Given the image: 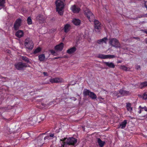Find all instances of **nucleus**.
<instances>
[{"label":"nucleus","instance_id":"f257e3e1","mask_svg":"<svg viewBox=\"0 0 147 147\" xmlns=\"http://www.w3.org/2000/svg\"><path fill=\"white\" fill-rule=\"evenodd\" d=\"M24 45L26 48L31 50L33 49L34 45L32 40L29 38H27L24 41Z\"/></svg>","mask_w":147,"mask_h":147},{"label":"nucleus","instance_id":"f03ea898","mask_svg":"<svg viewBox=\"0 0 147 147\" xmlns=\"http://www.w3.org/2000/svg\"><path fill=\"white\" fill-rule=\"evenodd\" d=\"M94 30L97 33H100L101 29V24L98 20L96 19L94 20Z\"/></svg>","mask_w":147,"mask_h":147},{"label":"nucleus","instance_id":"7ed1b4c3","mask_svg":"<svg viewBox=\"0 0 147 147\" xmlns=\"http://www.w3.org/2000/svg\"><path fill=\"white\" fill-rule=\"evenodd\" d=\"M65 0H57L55 1L56 9H63L64 8L65 5Z\"/></svg>","mask_w":147,"mask_h":147},{"label":"nucleus","instance_id":"20e7f679","mask_svg":"<svg viewBox=\"0 0 147 147\" xmlns=\"http://www.w3.org/2000/svg\"><path fill=\"white\" fill-rule=\"evenodd\" d=\"M15 68L18 70H24V69L27 67L26 63L22 62H19L15 64Z\"/></svg>","mask_w":147,"mask_h":147},{"label":"nucleus","instance_id":"39448f33","mask_svg":"<svg viewBox=\"0 0 147 147\" xmlns=\"http://www.w3.org/2000/svg\"><path fill=\"white\" fill-rule=\"evenodd\" d=\"M90 10H86L85 11V15L87 16V18L90 22H92L95 19V16L92 12L90 11Z\"/></svg>","mask_w":147,"mask_h":147},{"label":"nucleus","instance_id":"423d86ee","mask_svg":"<svg viewBox=\"0 0 147 147\" xmlns=\"http://www.w3.org/2000/svg\"><path fill=\"white\" fill-rule=\"evenodd\" d=\"M77 142V139L74 137L68 138L66 140V144L69 145L74 146Z\"/></svg>","mask_w":147,"mask_h":147},{"label":"nucleus","instance_id":"0eeeda50","mask_svg":"<svg viewBox=\"0 0 147 147\" xmlns=\"http://www.w3.org/2000/svg\"><path fill=\"white\" fill-rule=\"evenodd\" d=\"M46 19L45 17L41 14H38L36 17V21L40 24L44 23Z\"/></svg>","mask_w":147,"mask_h":147},{"label":"nucleus","instance_id":"6e6552de","mask_svg":"<svg viewBox=\"0 0 147 147\" xmlns=\"http://www.w3.org/2000/svg\"><path fill=\"white\" fill-rule=\"evenodd\" d=\"M22 22V20L20 18L16 20L13 26V28L15 30H17L19 29V27L21 26Z\"/></svg>","mask_w":147,"mask_h":147},{"label":"nucleus","instance_id":"1a4fd4ad","mask_svg":"<svg viewBox=\"0 0 147 147\" xmlns=\"http://www.w3.org/2000/svg\"><path fill=\"white\" fill-rule=\"evenodd\" d=\"M109 42L112 46L116 47H118L120 45L119 41L116 38H112L110 40Z\"/></svg>","mask_w":147,"mask_h":147},{"label":"nucleus","instance_id":"9d476101","mask_svg":"<svg viewBox=\"0 0 147 147\" xmlns=\"http://www.w3.org/2000/svg\"><path fill=\"white\" fill-rule=\"evenodd\" d=\"M49 81L51 83H61L63 81V80L61 78L56 77L50 79Z\"/></svg>","mask_w":147,"mask_h":147},{"label":"nucleus","instance_id":"9b49d317","mask_svg":"<svg viewBox=\"0 0 147 147\" xmlns=\"http://www.w3.org/2000/svg\"><path fill=\"white\" fill-rule=\"evenodd\" d=\"M127 123V120H125L118 125V129H123L126 127Z\"/></svg>","mask_w":147,"mask_h":147},{"label":"nucleus","instance_id":"f8f14e48","mask_svg":"<svg viewBox=\"0 0 147 147\" xmlns=\"http://www.w3.org/2000/svg\"><path fill=\"white\" fill-rule=\"evenodd\" d=\"M63 43L62 42H61L59 44L56 45L55 47V49L57 51H61L63 49Z\"/></svg>","mask_w":147,"mask_h":147},{"label":"nucleus","instance_id":"ddd939ff","mask_svg":"<svg viewBox=\"0 0 147 147\" xmlns=\"http://www.w3.org/2000/svg\"><path fill=\"white\" fill-rule=\"evenodd\" d=\"M24 35V32L23 31L21 30H18L15 33L16 36L19 38L22 37Z\"/></svg>","mask_w":147,"mask_h":147},{"label":"nucleus","instance_id":"4468645a","mask_svg":"<svg viewBox=\"0 0 147 147\" xmlns=\"http://www.w3.org/2000/svg\"><path fill=\"white\" fill-rule=\"evenodd\" d=\"M119 93L122 96H127L129 94V92L124 90L123 89H120L119 91Z\"/></svg>","mask_w":147,"mask_h":147},{"label":"nucleus","instance_id":"2eb2a0df","mask_svg":"<svg viewBox=\"0 0 147 147\" xmlns=\"http://www.w3.org/2000/svg\"><path fill=\"white\" fill-rule=\"evenodd\" d=\"M72 22L74 25L77 26L80 24L81 21L79 19L74 18L72 20Z\"/></svg>","mask_w":147,"mask_h":147},{"label":"nucleus","instance_id":"dca6fc26","mask_svg":"<svg viewBox=\"0 0 147 147\" xmlns=\"http://www.w3.org/2000/svg\"><path fill=\"white\" fill-rule=\"evenodd\" d=\"M76 48L75 47H73L67 50V52L69 54H71L75 52L76 51Z\"/></svg>","mask_w":147,"mask_h":147},{"label":"nucleus","instance_id":"f3484780","mask_svg":"<svg viewBox=\"0 0 147 147\" xmlns=\"http://www.w3.org/2000/svg\"><path fill=\"white\" fill-rule=\"evenodd\" d=\"M104 63L110 68H114L115 67V65L112 62H104Z\"/></svg>","mask_w":147,"mask_h":147},{"label":"nucleus","instance_id":"a211bd4d","mask_svg":"<svg viewBox=\"0 0 147 147\" xmlns=\"http://www.w3.org/2000/svg\"><path fill=\"white\" fill-rule=\"evenodd\" d=\"M71 27V25L69 24H65L64 27V32L65 33H67L69 31Z\"/></svg>","mask_w":147,"mask_h":147},{"label":"nucleus","instance_id":"6ab92c4d","mask_svg":"<svg viewBox=\"0 0 147 147\" xmlns=\"http://www.w3.org/2000/svg\"><path fill=\"white\" fill-rule=\"evenodd\" d=\"M107 40L108 39L107 37H104L102 39L98 40L97 42L99 44H100L101 43H104L106 44Z\"/></svg>","mask_w":147,"mask_h":147},{"label":"nucleus","instance_id":"aec40b11","mask_svg":"<svg viewBox=\"0 0 147 147\" xmlns=\"http://www.w3.org/2000/svg\"><path fill=\"white\" fill-rule=\"evenodd\" d=\"M35 141H37V144L38 146H41L43 144V142L42 141V139H41L40 137H38V139L37 140H35Z\"/></svg>","mask_w":147,"mask_h":147},{"label":"nucleus","instance_id":"412c9836","mask_svg":"<svg viewBox=\"0 0 147 147\" xmlns=\"http://www.w3.org/2000/svg\"><path fill=\"white\" fill-rule=\"evenodd\" d=\"M97 142L99 146L100 147H103L105 143L104 141H102L100 138L98 139Z\"/></svg>","mask_w":147,"mask_h":147},{"label":"nucleus","instance_id":"4be33fe9","mask_svg":"<svg viewBox=\"0 0 147 147\" xmlns=\"http://www.w3.org/2000/svg\"><path fill=\"white\" fill-rule=\"evenodd\" d=\"M147 86V81H145L144 82L140 83L139 88L140 89H142L144 88H145Z\"/></svg>","mask_w":147,"mask_h":147},{"label":"nucleus","instance_id":"5701e85b","mask_svg":"<svg viewBox=\"0 0 147 147\" xmlns=\"http://www.w3.org/2000/svg\"><path fill=\"white\" fill-rule=\"evenodd\" d=\"M91 91L87 89H84L83 91V94L84 96H89L90 94V93Z\"/></svg>","mask_w":147,"mask_h":147},{"label":"nucleus","instance_id":"b1692460","mask_svg":"<svg viewBox=\"0 0 147 147\" xmlns=\"http://www.w3.org/2000/svg\"><path fill=\"white\" fill-rule=\"evenodd\" d=\"M38 60L40 61H43L45 59V56L44 54H41L40 55L38 56Z\"/></svg>","mask_w":147,"mask_h":147},{"label":"nucleus","instance_id":"393cba45","mask_svg":"<svg viewBox=\"0 0 147 147\" xmlns=\"http://www.w3.org/2000/svg\"><path fill=\"white\" fill-rule=\"evenodd\" d=\"M89 96L93 100L97 98V96L96 94L92 92H91Z\"/></svg>","mask_w":147,"mask_h":147},{"label":"nucleus","instance_id":"a878e982","mask_svg":"<svg viewBox=\"0 0 147 147\" xmlns=\"http://www.w3.org/2000/svg\"><path fill=\"white\" fill-rule=\"evenodd\" d=\"M126 107L128 111L129 112L131 111L132 109V108L131 107V104L130 103H126Z\"/></svg>","mask_w":147,"mask_h":147},{"label":"nucleus","instance_id":"bb28decb","mask_svg":"<svg viewBox=\"0 0 147 147\" xmlns=\"http://www.w3.org/2000/svg\"><path fill=\"white\" fill-rule=\"evenodd\" d=\"M42 49L40 47H38L36 48L34 51L33 53L35 54L37 53H39L41 51Z\"/></svg>","mask_w":147,"mask_h":147},{"label":"nucleus","instance_id":"cd10ccee","mask_svg":"<svg viewBox=\"0 0 147 147\" xmlns=\"http://www.w3.org/2000/svg\"><path fill=\"white\" fill-rule=\"evenodd\" d=\"M119 94V92L115 91L112 95L114 98H117L120 96L118 95Z\"/></svg>","mask_w":147,"mask_h":147},{"label":"nucleus","instance_id":"c85d7f7f","mask_svg":"<svg viewBox=\"0 0 147 147\" xmlns=\"http://www.w3.org/2000/svg\"><path fill=\"white\" fill-rule=\"evenodd\" d=\"M22 59L25 61V62L26 63H30V61H29V59L28 57H26L23 56H22Z\"/></svg>","mask_w":147,"mask_h":147},{"label":"nucleus","instance_id":"c756f323","mask_svg":"<svg viewBox=\"0 0 147 147\" xmlns=\"http://www.w3.org/2000/svg\"><path fill=\"white\" fill-rule=\"evenodd\" d=\"M107 57V55H104L103 54H99L98 57V58L102 59H106V57Z\"/></svg>","mask_w":147,"mask_h":147},{"label":"nucleus","instance_id":"7c9ffc66","mask_svg":"<svg viewBox=\"0 0 147 147\" xmlns=\"http://www.w3.org/2000/svg\"><path fill=\"white\" fill-rule=\"evenodd\" d=\"M27 23L28 25H30L32 24V21L30 16H29L28 17L27 19Z\"/></svg>","mask_w":147,"mask_h":147},{"label":"nucleus","instance_id":"2f4dec72","mask_svg":"<svg viewBox=\"0 0 147 147\" xmlns=\"http://www.w3.org/2000/svg\"><path fill=\"white\" fill-rule=\"evenodd\" d=\"M120 69L125 71L127 70L128 68L125 65H121L119 67Z\"/></svg>","mask_w":147,"mask_h":147},{"label":"nucleus","instance_id":"473e14b6","mask_svg":"<svg viewBox=\"0 0 147 147\" xmlns=\"http://www.w3.org/2000/svg\"><path fill=\"white\" fill-rule=\"evenodd\" d=\"M5 3V0H0V6L4 7Z\"/></svg>","mask_w":147,"mask_h":147},{"label":"nucleus","instance_id":"72a5a7b5","mask_svg":"<svg viewBox=\"0 0 147 147\" xmlns=\"http://www.w3.org/2000/svg\"><path fill=\"white\" fill-rule=\"evenodd\" d=\"M115 56L114 55H107L106 59L109 58L111 59L115 57Z\"/></svg>","mask_w":147,"mask_h":147},{"label":"nucleus","instance_id":"f704fd0d","mask_svg":"<svg viewBox=\"0 0 147 147\" xmlns=\"http://www.w3.org/2000/svg\"><path fill=\"white\" fill-rule=\"evenodd\" d=\"M54 136V134H50L49 136H47L45 137L44 138V139L45 140L46 139H49V137H53Z\"/></svg>","mask_w":147,"mask_h":147},{"label":"nucleus","instance_id":"c9c22d12","mask_svg":"<svg viewBox=\"0 0 147 147\" xmlns=\"http://www.w3.org/2000/svg\"><path fill=\"white\" fill-rule=\"evenodd\" d=\"M71 9H80L78 7L77 5H74L71 6Z\"/></svg>","mask_w":147,"mask_h":147},{"label":"nucleus","instance_id":"e433bc0d","mask_svg":"<svg viewBox=\"0 0 147 147\" xmlns=\"http://www.w3.org/2000/svg\"><path fill=\"white\" fill-rule=\"evenodd\" d=\"M142 97L144 100H147V93H144L142 95Z\"/></svg>","mask_w":147,"mask_h":147},{"label":"nucleus","instance_id":"4c0bfd02","mask_svg":"<svg viewBox=\"0 0 147 147\" xmlns=\"http://www.w3.org/2000/svg\"><path fill=\"white\" fill-rule=\"evenodd\" d=\"M63 10H56L57 12L60 15H62L63 14Z\"/></svg>","mask_w":147,"mask_h":147},{"label":"nucleus","instance_id":"58836bf2","mask_svg":"<svg viewBox=\"0 0 147 147\" xmlns=\"http://www.w3.org/2000/svg\"><path fill=\"white\" fill-rule=\"evenodd\" d=\"M141 108V109H143L144 111H146L147 112V107L144 106V107H142L141 106H139V108Z\"/></svg>","mask_w":147,"mask_h":147},{"label":"nucleus","instance_id":"ea45409f","mask_svg":"<svg viewBox=\"0 0 147 147\" xmlns=\"http://www.w3.org/2000/svg\"><path fill=\"white\" fill-rule=\"evenodd\" d=\"M74 13H78L80 10H72Z\"/></svg>","mask_w":147,"mask_h":147},{"label":"nucleus","instance_id":"a19ab883","mask_svg":"<svg viewBox=\"0 0 147 147\" xmlns=\"http://www.w3.org/2000/svg\"><path fill=\"white\" fill-rule=\"evenodd\" d=\"M67 138H64L62 139H61L60 140V141H61L62 142H66V140H67Z\"/></svg>","mask_w":147,"mask_h":147},{"label":"nucleus","instance_id":"79ce46f5","mask_svg":"<svg viewBox=\"0 0 147 147\" xmlns=\"http://www.w3.org/2000/svg\"><path fill=\"white\" fill-rule=\"evenodd\" d=\"M141 108L140 107V108H139V111H138V113L139 114H140L141 113H142V112L144 110L143 109H141Z\"/></svg>","mask_w":147,"mask_h":147},{"label":"nucleus","instance_id":"37998d69","mask_svg":"<svg viewBox=\"0 0 147 147\" xmlns=\"http://www.w3.org/2000/svg\"><path fill=\"white\" fill-rule=\"evenodd\" d=\"M61 145H63L64 146H65L66 145H67L66 144V142H61Z\"/></svg>","mask_w":147,"mask_h":147},{"label":"nucleus","instance_id":"c03bdc74","mask_svg":"<svg viewBox=\"0 0 147 147\" xmlns=\"http://www.w3.org/2000/svg\"><path fill=\"white\" fill-rule=\"evenodd\" d=\"M144 4L145 7L147 9V0H146V1H144Z\"/></svg>","mask_w":147,"mask_h":147},{"label":"nucleus","instance_id":"a18cd8bd","mask_svg":"<svg viewBox=\"0 0 147 147\" xmlns=\"http://www.w3.org/2000/svg\"><path fill=\"white\" fill-rule=\"evenodd\" d=\"M50 52L53 55L55 53V51L53 50H51Z\"/></svg>","mask_w":147,"mask_h":147},{"label":"nucleus","instance_id":"49530a36","mask_svg":"<svg viewBox=\"0 0 147 147\" xmlns=\"http://www.w3.org/2000/svg\"><path fill=\"white\" fill-rule=\"evenodd\" d=\"M98 99L100 100L101 101V100H103L104 99V98H102V97H101L100 96H99V97H98Z\"/></svg>","mask_w":147,"mask_h":147},{"label":"nucleus","instance_id":"de8ad7c7","mask_svg":"<svg viewBox=\"0 0 147 147\" xmlns=\"http://www.w3.org/2000/svg\"><path fill=\"white\" fill-rule=\"evenodd\" d=\"M43 74L45 76H47L48 75V73L46 72H43Z\"/></svg>","mask_w":147,"mask_h":147},{"label":"nucleus","instance_id":"09e8293b","mask_svg":"<svg viewBox=\"0 0 147 147\" xmlns=\"http://www.w3.org/2000/svg\"><path fill=\"white\" fill-rule=\"evenodd\" d=\"M122 62V60H118L117 63H121Z\"/></svg>","mask_w":147,"mask_h":147},{"label":"nucleus","instance_id":"8fccbe9b","mask_svg":"<svg viewBox=\"0 0 147 147\" xmlns=\"http://www.w3.org/2000/svg\"><path fill=\"white\" fill-rule=\"evenodd\" d=\"M133 38L136 40H140V38L137 37H133Z\"/></svg>","mask_w":147,"mask_h":147},{"label":"nucleus","instance_id":"3c124183","mask_svg":"<svg viewBox=\"0 0 147 147\" xmlns=\"http://www.w3.org/2000/svg\"><path fill=\"white\" fill-rule=\"evenodd\" d=\"M140 65H137L136 67V69H137L138 70L140 69Z\"/></svg>","mask_w":147,"mask_h":147},{"label":"nucleus","instance_id":"603ef678","mask_svg":"<svg viewBox=\"0 0 147 147\" xmlns=\"http://www.w3.org/2000/svg\"><path fill=\"white\" fill-rule=\"evenodd\" d=\"M143 31L146 34H147V30H144Z\"/></svg>","mask_w":147,"mask_h":147},{"label":"nucleus","instance_id":"864d4df0","mask_svg":"<svg viewBox=\"0 0 147 147\" xmlns=\"http://www.w3.org/2000/svg\"><path fill=\"white\" fill-rule=\"evenodd\" d=\"M41 105H42L43 106H45L46 105V104H44L43 103H42Z\"/></svg>","mask_w":147,"mask_h":147},{"label":"nucleus","instance_id":"5fc2aeb1","mask_svg":"<svg viewBox=\"0 0 147 147\" xmlns=\"http://www.w3.org/2000/svg\"><path fill=\"white\" fill-rule=\"evenodd\" d=\"M145 42L147 44V38H146V39L145 40Z\"/></svg>","mask_w":147,"mask_h":147},{"label":"nucleus","instance_id":"6e6d98bb","mask_svg":"<svg viewBox=\"0 0 147 147\" xmlns=\"http://www.w3.org/2000/svg\"><path fill=\"white\" fill-rule=\"evenodd\" d=\"M60 147H65V146L61 144V146Z\"/></svg>","mask_w":147,"mask_h":147},{"label":"nucleus","instance_id":"4d7b16f0","mask_svg":"<svg viewBox=\"0 0 147 147\" xmlns=\"http://www.w3.org/2000/svg\"><path fill=\"white\" fill-rule=\"evenodd\" d=\"M55 59H57V58H57V57H55Z\"/></svg>","mask_w":147,"mask_h":147}]
</instances>
